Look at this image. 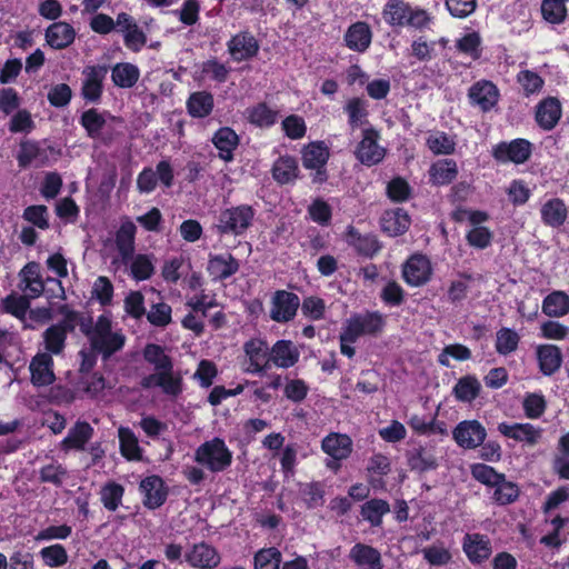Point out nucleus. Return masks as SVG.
<instances>
[{"instance_id":"obj_10","label":"nucleus","mask_w":569,"mask_h":569,"mask_svg":"<svg viewBox=\"0 0 569 569\" xmlns=\"http://www.w3.org/2000/svg\"><path fill=\"white\" fill-rule=\"evenodd\" d=\"M487 437L486 428L478 420L460 421L452 430V438L462 449L480 447Z\"/></svg>"},{"instance_id":"obj_16","label":"nucleus","mask_w":569,"mask_h":569,"mask_svg":"<svg viewBox=\"0 0 569 569\" xmlns=\"http://www.w3.org/2000/svg\"><path fill=\"white\" fill-rule=\"evenodd\" d=\"M346 241L359 256L365 258L375 257L382 248L381 242L376 234H362L353 226H348L346 231Z\"/></svg>"},{"instance_id":"obj_7","label":"nucleus","mask_w":569,"mask_h":569,"mask_svg":"<svg viewBox=\"0 0 569 569\" xmlns=\"http://www.w3.org/2000/svg\"><path fill=\"white\" fill-rule=\"evenodd\" d=\"M533 144L523 138H516L511 141H500L492 148V158L498 163L522 164L532 154Z\"/></svg>"},{"instance_id":"obj_24","label":"nucleus","mask_w":569,"mask_h":569,"mask_svg":"<svg viewBox=\"0 0 569 569\" xmlns=\"http://www.w3.org/2000/svg\"><path fill=\"white\" fill-rule=\"evenodd\" d=\"M52 367L53 359L50 353H37L29 366L32 385L36 387L51 385L56 379Z\"/></svg>"},{"instance_id":"obj_3","label":"nucleus","mask_w":569,"mask_h":569,"mask_svg":"<svg viewBox=\"0 0 569 569\" xmlns=\"http://www.w3.org/2000/svg\"><path fill=\"white\" fill-rule=\"evenodd\" d=\"M382 18L390 27H413L419 30L431 21L425 9L413 8L405 0H389L382 9Z\"/></svg>"},{"instance_id":"obj_11","label":"nucleus","mask_w":569,"mask_h":569,"mask_svg":"<svg viewBox=\"0 0 569 569\" xmlns=\"http://www.w3.org/2000/svg\"><path fill=\"white\" fill-rule=\"evenodd\" d=\"M139 490L143 496L142 503L149 510L160 508L168 498L169 489L163 479L158 475H150L139 483Z\"/></svg>"},{"instance_id":"obj_21","label":"nucleus","mask_w":569,"mask_h":569,"mask_svg":"<svg viewBox=\"0 0 569 569\" xmlns=\"http://www.w3.org/2000/svg\"><path fill=\"white\" fill-rule=\"evenodd\" d=\"M220 555L214 547L207 542L196 543L186 553V561L193 568L213 569L220 563Z\"/></svg>"},{"instance_id":"obj_40","label":"nucleus","mask_w":569,"mask_h":569,"mask_svg":"<svg viewBox=\"0 0 569 569\" xmlns=\"http://www.w3.org/2000/svg\"><path fill=\"white\" fill-rule=\"evenodd\" d=\"M93 428L87 421H77L62 440L66 449L83 450L87 442L93 436Z\"/></svg>"},{"instance_id":"obj_4","label":"nucleus","mask_w":569,"mask_h":569,"mask_svg":"<svg viewBox=\"0 0 569 569\" xmlns=\"http://www.w3.org/2000/svg\"><path fill=\"white\" fill-rule=\"evenodd\" d=\"M232 451L224 440L214 437L201 443L194 451L193 460L213 473L227 470L232 463Z\"/></svg>"},{"instance_id":"obj_37","label":"nucleus","mask_w":569,"mask_h":569,"mask_svg":"<svg viewBox=\"0 0 569 569\" xmlns=\"http://www.w3.org/2000/svg\"><path fill=\"white\" fill-rule=\"evenodd\" d=\"M139 78V68L130 62H118L111 69V80L116 87L121 89L134 87Z\"/></svg>"},{"instance_id":"obj_52","label":"nucleus","mask_w":569,"mask_h":569,"mask_svg":"<svg viewBox=\"0 0 569 569\" xmlns=\"http://www.w3.org/2000/svg\"><path fill=\"white\" fill-rule=\"evenodd\" d=\"M520 342V336L510 328H501L496 333L495 348L499 355L508 356L516 351Z\"/></svg>"},{"instance_id":"obj_19","label":"nucleus","mask_w":569,"mask_h":569,"mask_svg":"<svg viewBox=\"0 0 569 569\" xmlns=\"http://www.w3.org/2000/svg\"><path fill=\"white\" fill-rule=\"evenodd\" d=\"M270 172L278 184H293L300 176L298 160L291 154H282L273 161Z\"/></svg>"},{"instance_id":"obj_31","label":"nucleus","mask_w":569,"mask_h":569,"mask_svg":"<svg viewBox=\"0 0 569 569\" xmlns=\"http://www.w3.org/2000/svg\"><path fill=\"white\" fill-rule=\"evenodd\" d=\"M321 449L332 459L340 461L350 456L352 441L347 435L330 433L322 439Z\"/></svg>"},{"instance_id":"obj_9","label":"nucleus","mask_w":569,"mask_h":569,"mask_svg":"<svg viewBox=\"0 0 569 569\" xmlns=\"http://www.w3.org/2000/svg\"><path fill=\"white\" fill-rule=\"evenodd\" d=\"M259 41L249 30L239 31L227 42V50L234 62L253 59L259 53Z\"/></svg>"},{"instance_id":"obj_32","label":"nucleus","mask_w":569,"mask_h":569,"mask_svg":"<svg viewBox=\"0 0 569 569\" xmlns=\"http://www.w3.org/2000/svg\"><path fill=\"white\" fill-rule=\"evenodd\" d=\"M459 173L456 160L446 158L433 162L429 169V180L433 186H448Z\"/></svg>"},{"instance_id":"obj_36","label":"nucleus","mask_w":569,"mask_h":569,"mask_svg":"<svg viewBox=\"0 0 569 569\" xmlns=\"http://www.w3.org/2000/svg\"><path fill=\"white\" fill-rule=\"evenodd\" d=\"M187 111L192 118L202 119L211 114L214 107L213 94L209 91L192 92L187 102Z\"/></svg>"},{"instance_id":"obj_8","label":"nucleus","mask_w":569,"mask_h":569,"mask_svg":"<svg viewBox=\"0 0 569 569\" xmlns=\"http://www.w3.org/2000/svg\"><path fill=\"white\" fill-rule=\"evenodd\" d=\"M432 271L430 259L426 254L413 253L402 264L401 274L408 286L421 287L431 279Z\"/></svg>"},{"instance_id":"obj_59","label":"nucleus","mask_w":569,"mask_h":569,"mask_svg":"<svg viewBox=\"0 0 569 569\" xmlns=\"http://www.w3.org/2000/svg\"><path fill=\"white\" fill-rule=\"evenodd\" d=\"M517 81L521 86L525 97L539 93L545 84L543 78L531 70H521L517 74Z\"/></svg>"},{"instance_id":"obj_5","label":"nucleus","mask_w":569,"mask_h":569,"mask_svg":"<svg viewBox=\"0 0 569 569\" xmlns=\"http://www.w3.org/2000/svg\"><path fill=\"white\" fill-rule=\"evenodd\" d=\"M300 153L303 168L313 171L311 173V182L318 186L327 182L329 178L327 163L331 153L326 141H311L301 148Z\"/></svg>"},{"instance_id":"obj_46","label":"nucleus","mask_w":569,"mask_h":569,"mask_svg":"<svg viewBox=\"0 0 569 569\" xmlns=\"http://www.w3.org/2000/svg\"><path fill=\"white\" fill-rule=\"evenodd\" d=\"M124 487L116 481L106 482L100 491V500L109 511H116L122 503Z\"/></svg>"},{"instance_id":"obj_27","label":"nucleus","mask_w":569,"mask_h":569,"mask_svg":"<svg viewBox=\"0 0 569 569\" xmlns=\"http://www.w3.org/2000/svg\"><path fill=\"white\" fill-rule=\"evenodd\" d=\"M381 230L390 237L406 233L411 224V219L403 208L387 210L380 220Z\"/></svg>"},{"instance_id":"obj_64","label":"nucleus","mask_w":569,"mask_h":569,"mask_svg":"<svg viewBox=\"0 0 569 569\" xmlns=\"http://www.w3.org/2000/svg\"><path fill=\"white\" fill-rule=\"evenodd\" d=\"M456 48L459 52L478 60L482 53L481 38L478 32L467 33L457 41Z\"/></svg>"},{"instance_id":"obj_12","label":"nucleus","mask_w":569,"mask_h":569,"mask_svg":"<svg viewBox=\"0 0 569 569\" xmlns=\"http://www.w3.org/2000/svg\"><path fill=\"white\" fill-rule=\"evenodd\" d=\"M108 68L97 64L86 67L83 70L84 79L81 87V97L86 102L98 103L103 93V81L106 79Z\"/></svg>"},{"instance_id":"obj_18","label":"nucleus","mask_w":569,"mask_h":569,"mask_svg":"<svg viewBox=\"0 0 569 569\" xmlns=\"http://www.w3.org/2000/svg\"><path fill=\"white\" fill-rule=\"evenodd\" d=\"M272 305L271 320H293L300 307V299L293 292L277 290Z\"/></svg>"},{"instance_id":"obj_26","label":"nucleus","mask_w":569,"mask_h":569,"mask_svg":"<svg viewBox=\"0 0 569 569\" xmlns=\"http://www.w3.org/2000/svg\"><path fill=\"white\" fill-rule=\"evenodd\" d=\"M78 322H57L43 332L44 347L48 352L59 355L63 351L69 332L73 331Z\"/></svg>"},{"instance_id":"obj_23","label":"nucleus","mask_w":569,"mask_h":569,"mask_svg":"<svg viewBox=\"0 0 569 569\" xmlns=\"http://www.w3.org/2000/svg\"><path fill=\"white\" fill-rule=\"evenodd\" d=\"M74 28L66 21H57L51 23L44 31L47 44L54 50H62L74 42Z\"/></svg>"},{"instance_id":"obj_14","label":"nucleus","mask_w":569,"mask_h":569,"mask_svg":"<svg viewBox=\"0 0 569 569\" xmlns=\"http://www.w3.org/2000/svg\"><path fill=\"white\" fill-rule=\"evenodd\" d=\"M462 550L472 565H481L492 555L490 539L481 533H466L462 540Z\"/></svg>"},{"instance_id":"obj_51","label":"nucleus","mask_w":569,"mask_h":569,"mask_svg":"<svg viewBox=\"0 0 569 569\" xmlns=\"http://www.w3.org/2000/svg\"><path fill=\"white\" fill-rule=\"evenodd\" d=\"M540 10L542 18L551 24H561L568 17L566 4L559 0H542Z\"/></svg>"},{"instance_id":"obj_48","label":"nucleus","mask_w":569,"mask_h":569,"mask_svg":"<svg viewBox=\"0 0 569 569\" xmlns=\"http://www.w3.org/2000/svg\"><path fill=\"white\" fill-rule=\"evenodd\" d=\"M426 146L436 156H449L456 151V141L443 131H437L426 139Z\"/></svg>"},{"instance_id":"obj_34","label":"nucleus","mask_w":569,"mask_h":569,"mask_svg":"<svg viewBox=\"0 0 569 569\" xmlns=\"http://www.w3.org/2000/svg\"><path fill=\"white\" fill-rule=\"evenodd\" d=\"M136 232V224L130 220L123 221L116 232V247L124 262L134 253Z\"/></svg>"},{"instance_id":"obj_22","label":"nucleus","mask_w":569,"mask_h":569,"mask_svg":"<svg viewBox=\"0 0 569 569\" xmlns=\"http://www.w3.org/2000/svg\"><path fill=\"white\" fill-rule=\"evenodd\" d=\"M372 30L368 22L357 21L350 24L343 36L347 48L362 53L372 42Z\"/></svg>"},{"instance_id":"obj_43","label":"nucleus","mask_w":569,"mask_h":569,"mask_svg":"<svg viewBox=\"0 0 569 569\" xmlns=\"http://www.w3.org/2000/svg\"><path fill=\"white\" fill-rule=\"evenodd\" d=\"M343 110L348 116V124L352 130L368 123V102L365 99L359 97L349 99Z\"/></svg>"},{"instance_id":"obj_42","label":"nucleus","mask_w":569,"mask_h":569,"mask_svg":"<svg viewBox=\"0 0 569 569\" xmlns=\"http://www.w3.org/2000/svg\"><path fill=\"white\" fill-rule=\"evenodd\" d=\"M491 488L495 489L491 499L498 506L511 505L517 501L520 495L518 485L507 480L505 473Z\"/></svg>"},{"instance_id":"obj_44","label":"nucleus","mask_w":569,"mask_h":569,"mask_svg":"<svg viewBox=\"0 0 569 569\" xmlns=\"http://www.w3.org/2000/svg\"><path fill=\"white\" fill-rule=\"evenodd\" d=\"M542 311L548 317H563L569 312V296L563 291H553L549 293L543 299Z\"/></svg>"},{"instance_id":"obj_60","label":"nucleus","mask_w":569,"mask_h":569,"mask_svg":"<svg viewBox=\"0 0 569 569\" xmlns=\"http://www.w3.org/2000/svg\"><path fill=\"white\" fill-rule=\"evenodd\" d=\"M22 218L40 230L50 228L49 211L44 204H31L24 208Z\"/></svg>"},{"instance_id":"obj_1","label":"nucleus","mask_w":569,"mask_h":569,"mask_svg":"<svg viewBox=\"0 0 569 569\" xmlns=\"http://www.w3.org/2000/svg\"><path fill=\"white\" fill-rule=\"evenodd\" d=\"M81 332L87 337L89 346L106 361L121 350L126 337L112 331V322H78Z\"/></svg>"},{"instance_id":"obj_49","label":"nucleus","mask_w":569,"mask_h":569,"mask_svg":"<svg viewBox=\"0 0 569 569\" xmlns=\"http://www.w3.org/2000/svg\"><path fill=\"white\" fill-rule=\"evenodd\" d=\"M282 553L276 547L262 548L253 556L254 569H280Z\"/></svg>"},{"instance_id":"obj_41","label":"nucleus","mask_w":569,"mask_h":569,"mask_svg":"<svg viewBox=\"0 0 569 569\" xmlns=\"http://www.w3.org/2000/svg\"><path fill=\"white\" fill-rule=\"evenodd\" d=\"M481 385L476 376L467 375L458 379L452 389V395L460 402H472L479 397Z\"/></svg>"},{"instance_id":"obj_20","label":"nucleus","mask_w":569,"mask_h":569,"mask_svg":"<svg viewBox=\"0 0 569 569\" xmlns=\"http://www.w3.org/2000/svg\"><path fill=\"white\" fill-rule=\"evenodd\" d=\"M240 263L231 253L210 254L207 266L209 276L214 281H223L239 271Z\"/></svg>"},{"instance_id":"obj_2","label":"nucleus","mask_w":569,"mask_h":569,"mask_svg":"<svg viewBox=\"0 0 569 569\" xmlns=\"http://www.w3.org/2000/svg\"><path fill=\"white\" fill-rule=\"evenodd\" d=\"M256 210L242 203L219 211L213 230L220 238L224 236L241 237L252 227Z\"/></svg>"},{"instance_id":"obj_47","label":"nucleus","mask_w":569,"mask_h":569,"mask_svg":"<svg viewBox=\"0 0 569 569\" xmlns=\"http://www.w3.org/2000/svg\"><path fill=\"white\" fill-rule=\"evenodd\" d=\"M47 157V150L38 141L28 140L20 143L17 160L20 168H27L32 161L37 159L43 161Z\"/></svg>"},{"instance_id":"obj_58","label":"nucleus","mask_w":569,"mask_h":569,"mask_svg":"<svg viewBox=\"0 0 569 569\" xmlns=\"http://www.w3.org/2000/svg\"><path fill=\"white\" fill-rule=\"evenodd\" d=\"M467 243L477 250L489 248L493 241V232L488 227H472L466 233Z\"/></svg>"},{"instance_id":"obj_50","label":"nucleus","mask_w":569,"mask_h":569,"mask_svg":"<svg viewBox=\"0 0 569 569\" xmlns=\"http://www.w3.org/2000/svg\"><path fill=\"white\" fill-rule=\"evenodd\" d=\"M143 358L148 363L154 366L156 371L173 368L171 357L166 355L163 348L159 345L148 343L143 349Z\"/></svg>"},{"instance_id":"obj_54","label":"nucleus","mask_w":569,"mask_h":569,"mask_svg":"<svg viewBox=\"0 0 569 569\" xmlns=\"http://www.w3.org/2000/svg\"><path fill=\"white\" fill-rule=\"evenodd\" d=\"M300 492L308 509L321 507L325 502V485L320 481H311L302 485Z\"/></svg>"},{"instance_id":"obj_39","label":"nucleus","mask_w":569,"mask_h":569,"mask_svg":"<svg viewBox=\"0 0 569 569\" xmlns=\"http://www.w3.org/2000/svg\"><path fill=\"white\" fill-rule=\"evenodd\" d=\"M299 351L289 340L277 341L271 349V360L277 367L290 368L299 360Z\"/></svg>"},{"instance_id":"obj_61","label":"nucleus","mask_w":569,"mask_h":569,"mask_svg":"<svg viewBox=\"0 0 569 569\" xmlns=\"http://www.w3.org/2000/svg\"><path fill=\"white\" fill-rule=\"evenodd\" d=\"M160 387L162 391L172 397H178L183 391V380L180 373H174L172 369L160 371Z\"/></svg>"},{"instance_id":"obj_15","label":"nucleus","mask_w":569,"mask_h":569,"mask_svg":"<svg viewBox=\"0 0 569 569\" xmlns=\"http://www.w3.org/2000/svg\"><path fill=\"white\" fill-rule=\"evenodd\" d=\"M499 96L497 86L489 80L475 82L468 91L471 104L478 106L482 112L490 111L498 103Z\"/></svg>"},{"instance_id":"obj_13","label":"nucleus","mask_w":569,"mask_h":569,"mask_svg":"<svg viewBox=\"0 0 569 569\" xmlns=\"http://www.w3.org/2000/svg\"><path fill=\"white\" fill-rule=\"evenodd\" d=\"M497 429L503 437L521 442L528 447L537 446L541 441L543 432L542 428L529 422H515L511 425L500 422Z\"/></svg>"},{"instance_id":"obj_30","label":"nucleus","mask_w":569,"mask_h":569,"mask_svg":"<svg viewBox=\"0 0 569 569\" xmlns=\"http://www.w3.org/2000/svg\"><path fill=\"white\" fill-rule=\"evenodd\" d=\"M540 218L545 226L560 228L568 218V207L561 198H551L540 208Z\"/></svg>"},{"instance_id":"obj_6","label":"nucleus","mask_w":569,"mask_h":569,"mask_svg":"<svg viewBox=\"0 0 569 569\" xmlns=\"http://www.w3.org/2000/svg\"><path fill=\"white\" fill-rule=\"evenodd\" d=\"M380 132L373 128H365L361 132V140L356 146L353 154L356 159L366 167H373L383 161L387 149L379 144Z\"/></svg>"},{"instance_id":"obj_62","label":"nucleus","mask_w":569,"mask_h":569,"mask_svg":"<svg viewBox=\"0 0 569 569\" xmlns=\"http://www.w3.org/2000/svg\"><path fill=\"white\" fill-rule=\"evenodd\" d=\"M470 472L475 480L489 488L496 485L503 475L502 472H498L493 467L480 462L471 465Z\"/></svg>"},{"instance_id":"obj_55","label":"nucleus","mask_w":569,"mask_h":569,"mask_svg":"<svg viewBox=\"0 0 569 569\" xmlns=\"http://www.w3.org/2000/svg\"><path fill=\"white\" fill-rule=\"evenodd\" d=\"M385 322H348V326L340 335V340L355 343L366 332H376L381 329Z\"/></svg>"},{"instance_id":"obj_57","label":"nucleus","mask_w":569,"mask_h":569,"mask_svg":"<svg viewBox=\"0 0 569 569\" xmlns=\"http://www.w3.org/2000/svg\"><path fill=\"white\" fill-rule=\"evenodd\" d=\"M40 557L43 563L50 568L62 567L68 562V552L60 543L44 547L40 550Z\"/></svg>"},{"instance_id":"obj_17","label":"nucleus","mask_w":569,"mask_h":569,"mask_svg":"<svg viewBox=\"0 0 569 569\" xmlns=\"http://www.w3.org/2000/svg\"><path fill=\"white\" fill-rule=\"evenodd\" d=\"M561 103L556 97H547L536 106V123L540 129L545 131H550L556 128L559 120L561 119Z\"/></svg>"},{"instance_id":"obj_29","label":"nucleus","mask_w":569,"mask_h":569,"mask_svg":"<svg viewBox=\"0 0 569 569\" xmlns=\"http://www.w3.org/2000/svg\"><path fill=\"white\" fill-rule=\"evenodd\" d=\"M539 370L543 376H552L562 365L561 349L555 345H540L536 349Z\"/></svg>"},{"instance_id":"obj_45","label":"nucleus","mask_w":569,"mask_h":569,"mask_svg":"<svg viewBox=\"0 0 569 569\" xmlns=\"http://www.w3.org/2000/svg\"><path fill=\"white\" fill-rule=\"evenodd\" d=\"M248 120L259 128H270L278 120V111L271 109L266 102H260L248 109Z\"/></svg>"},{"instance_id":"obj_56","label":"nucleus","mask_w":569,"mask_h":569,"mask_svg":"<svg viewBox=\"0 0 569 569\" xmlns=\"http://www.w3.org/2000/svg\"><path fill=\"white\" fill-rule=\"evenodd\" d=\"M4 312L18 320H26V313L30 308V300L27 296L10 293L2 300Z\"/></svg>"},{"instance_id":"obj_38","label":"nucleus","mask_w":569,"mask_h":569,"mask_svg":"<svg viewBox=\"0 0 569 569\" xmlns=\"http://www.w3.org/2000/svg\"><path fill=\"white\" fill-rule=\"evenodd\" d=\"M80 124L86 130L87 136L91 139H101L104 144L111 142V138L102 137L101 131L106 126L104 117L94 108L88 109L82 112Z\"/></svg>"},{"instance_id":"obj_33","label":"nucleus","mask_w":569,"mask_h":569,"mask_svg":"<svg viewBox=\"0 0 569 569\" xmlns=\"http://www.w3.org/2000/svg\"><path fill=\"white\" fill-rule=\"evenodd\" d=\"M390 512V503L380 498H372L360 506V517L371 528L381 527L383 517Z\"/></svg>"},{"instance_id":"obj_28","label":"nucleus","mask_w":569,"mask_h":569,"mask_svg":"<svg viewBox=\"0 0 569 569\" xmlns=\"http://www.w3.org/2000/svg\"><path fill=\"white\" fill-rule=\"evenodd\" d=\"M213 146L218 149L219 158L230 162L234 158V150L238 148L240 139L236 131L230 127L219 128L211 139Z\"/></svg>"},{"instance_id":"obj_25","label":"nucleus","mask_w":569,"mask_h":569,"mask_svg":"<svg viewBox=\"0 0 569 569\" xmlns=\"http://www.w3.org/2000/svg\"><path fill=\"white\" fill-rule=\"evenodd\" d=\"M349 559L360 569H383L380 551L367 543L357 542L349 551Z\"/></svg>"},{"instance_id":"obj_35","label":"nucleus","mask_w":569,"mask_h":569,"mask_svg":"<svg viewBox=\"0 0 569 569\" xmlns=\"http://www.w3.org/2000/svg\"><path fill=\"white\" fill-rule=\"evenodd\" d=\"M119 450L121 456L128 461H141L143 449L139 445L138 437L129 427L118 428Z\"/></svg>"},{"instance_id":"obj_63","label":"nucleus","mask_w":569,"mask_h":569,"mask_svg":"<svg viewBox=\"0 0 569 569\" xmlns=\"http://www.w3.org/2000/svg\"><path fill=\"white\" fill-rule=\"evenodd\" d=\"M387 196L392 202H405L411 196V187L405 178L395 177L387 184Z\"/></svg>"},{"instance_id":"obj_53","label":"nucleus","mask_w":569,"mask_h":569,"mask_svg":"<svg viewBox=\"0 0 569 569\" xmlns=\"http://www.w3.org/2000/svg\"><path fill=\"white\" fill-rule=\"evenodd\" d=\"M130 260H132L130 274L133 280L144 281L150 279L154 273V266L150 256L139 253L134 257L132 256Z\"/></svg>"}]
</instances>
